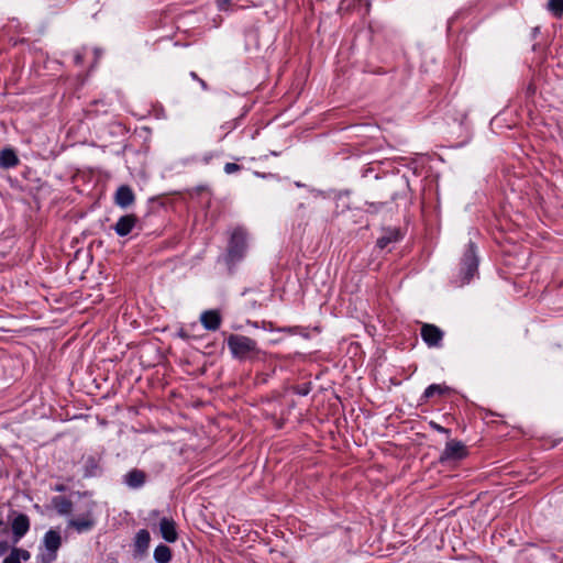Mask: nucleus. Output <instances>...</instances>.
<instances>
[{
	"instance_id": "obj_21",
	"label": "nucleus",
	"mask_w": 563,
	"mask_h": 563,
	"mask_svg": "<svg viewBox=\"0 0 563 563\" xmlns=\"http://www.w3.org/2000/svg\"><path fill=\"white\" fill-rule=\"evenodd\" d=\"M30 556L31 555L29 551L13 548L2 563H21V560L27 561Z\"/></svg>"
},
{
	"instance_id": "obj_20",
	"label": "nucleus",
	"mask_w": 563,
	"mask_h": 563,
	"mask_svg": "<svg viewBox=\"0 0 563 563\" xmlns=\"http://www.w3.org/2000/svg\"><path fill=\"white\" fill-rule=\"evenodd\" d=\"M153 556L156 563H168L172 560V550L165 544H158Z\"/></svg>"
},
{
	"instance_id": "obj_22",
	"label": "nucleus",
	"mask_w": 563,
	"mask_h": 563,
	"mask_svg": "<svg viewBox=\"0 0 563 563\" xmlns=\"http://www.w3.org/2000/svg\"><path fill=\"white\" fill-rule=\"evenodd\" d=\"M547 10L555 18H563V0H548Z\"/></svg>"
},
{
	"instance_id": "obj_9",
	"label": "nucleus",
	"mask_w": 563,
	"mask_h": 563,
	"mask_svg": "<svg viewBox=\"0 0 563 563\" xmlns=\"http://www.w3.org/2000/svg\"><path fill=\"white\" fill-rule=\"evenodd\" d=\"M13 543H18L30 530V518L19 514L11 522Z\"/></svg>"
},
{
	"instance_id": "obj_34",
	"label": "nucleus",
	"mask_w": 563,
	"mask_h": 563,
	"mask_svg": "<svg viewBox=\"0 0 563 563\" xmlns=\"http://www.w3.org/2000/svg\"><path fill=\"white\" fill-rule=\"evenodd\" d=\"M212 156H213V155H212L211 153L207 154V155L203 157V162H205L206 164H208V163L211 161Z\"/></svg>"
},
{
	"instance_id": "obj_30",
	"label": "nucleus",
	"mask_w": 563,
	"mask_h": 563,
	"mask_svg": "<svg viewBox=\"0 0 563 563\" xmlns=\"http://www.w3.org/2000/svg\"><path fill=\"white\" fill-rule=\"evenodd\" d=\"M74 60L76 65H80L84 60V54L80 52H76L74 56Z\"/></svg>"
},
{
	"instance_id": "obj_5",
	"label": "nucleus",
	"mask_w": 563,
	"mask_h": 563,
	"mask_svg": "<svg viewBox=\"0 0 563 563\" xmlns=\"http://www.w3.org/2000/svg\"><path fill=\"white\" fill-rule=\"evenodd\" d=\"M46 553L40 555L42 563H52L56 560L57 551L62 545L60 534L55 530H48L43 538Z\"/></svg>"
},
{
	"instance_id": "obj_17",
	"label": "nucleus",
	"mask_w": 563,
	"mask_h": 563,
	"mask_svg": "<svg viewBox=\"0 0 563 563\" xmlns=\"http://www.w3.org/2000/svg\"><path fill=\"white\" fill-rule=\"evenodd\" d=\"M451 388L445 384H431L424 389L420 400L426 402L429 399L433 398L434 396L442 397L449 394Z\"/></svg>"
},
{
	"instance_id": "obj_33",
	"label": "nucleus",
	"mask_w": 563,
	"mask_h": 563,
	"mask_svg": "<svg viewBox=\"0 0 563 563\" xmlns=\"http://www.w3.org/2000/svg\"><path fill=\"white\" fill-rule=\"evenodd\" d=\"M309 393V388L308 387H303V388H300L297 390V394L301 395V396H306L308 395Z\"/></svg>"
},
{
	"instance_id": "obj_31",
	"label": "nucleus",
	"mask_w": 563,
	"mask_h": 563,
	"mask_svg": "<svg viewBox=\"0 0 563 563\" xmlns=\"http://www.w3.org/2000/svg\"><path fill=\"white\" fill-rule=\"evenodd\" d=\"M53 490L58 492V493H63V492L66 490V486L63 485V484H57V485L54 486Z\"/></svg>"
},
{
	"instance_id": "obj_19",
	"label": "nucleus",
	"mask_w": 563,
	"mask_h": 563,
	"mask_svg": "<svg viewBox=\"0 0 563 563\" xmlns=\"http://www.w3.org/2000/svg\"><path fill=\"white\" fill-rule=\"evenodd\" d=\"M52 505L58 515H69L73 510V503L65 496H55L52 498Z\"/></svg>"
},
{
	"instance_id": "obj_6",
	"label": "nucleus",
	"mask_w": 563,
	"mask_h": 563,
	"mask_svg": "<svg viewBox=\"0 0 563 563\" xmlns=\"http://www.w3.org/2000/svg\"><path fill=\"white\" fill-rule=\"evenodd\" d=\"M421 338L429 347L442 346L444 332L437 325L424 323L421 327Z\"/></svg>"
},
{
	"instance_id": "obj_8",
	"label": "nucleus",
	"mask_w": 563,
	"mask_h": 563,
	"mask_svg": "<svg viewBox=\"0 0 563 563\" xmlns=\"http://www.w3.org/2000/svg\"><path fill=\"white\" fill-rule=\"evenodd\" d=\"M151 534L148 530L141 529L133 539V556L134 559H143L148 551Z\"/></svg>"
},
{
	"instance_id": "obj_36",
	"label": "nucleus",
	"mask_w": 563,
	"mask_h": 563,
	"mask_svg": "<svg viewBox=\"0 0 563 563\" xmlns=\"http://www.w3.org/2000/svg\"><path fill=\"white\" fill-rule=\"evenodd\" d=\"M305 209V203H299L298 210Z\"/></svg>"
},
{
	"instance_id": "obj_13",
	"label": "nucleus",
	"mask_w": 563,
	"mask_h": 563,
	"mask_svg": "<svg viewBox=\"0 0 563 563\" xmlns=\"http://www.w3.org/2000/svg\"><path fill=\"white\" fill-rule=\"evenodd\" d=\"M135 201V195L133 192V190L131 189V187H129L128 185H122L120 186L117 191H115V195H114V203L122 208V209H126L129 208L130 206H132Z\"/></svg>"
},
{
	"instance_id": "obj_28",
	"label": "nucleus",
	"mask_w": 563,
	"mask_h": 563,
	"mask_svg": "<svg viewBox=\"0 0 563 563\" xmlns=\"http://www.w3.org/2000/svg\"><path fill=\"white\" fill-rule=\"evenodd\" d=\"M536 90H537V88H536V85L533 82L528 84V86L526 87V95H527V97L534 96Z\"/></svg>"
},
{
	"instance_id": "obj_26",
	"label": "nucleus",
	"mask_w": 563,
	"mask_h": 563,
	"mask_svg": "<svg viewBox=\"0 0 563 563\" xmlns=\"http://www.w3.org/2000/svg\"><path fill=\"white\" fill-rule=\"evenodd\" d=\"M190 77H191L194 80H197V82H199V84H200V86H201V88H202L203 90H208V88H209V87H208L207 82H206L203 79H201V78H200V77H199L195 71H191V73H190Z\"/></svg>"
},
{
	"instance_id": "obj_32",
	"label": "nucleus",
	"mask_w": 563,
	"mask_h": 563,
	"mask_svg": "<svg viewBox=\"0 0 563 563\" xmlns=\"http://www.w3.org/2000/svg\"><path fill=\"white\" fill-rule=\"evenodd\" d=\"M178 336H180V338H181V339H184V340H188V339H189L188 333H187V332H186V330H184V329H180V330L178 331Z\"/></svg>"
},
{
	"instance_id": "obj_14",
	"label": "nucleus",
	"mask_w": 563,
	"mask_h": 563,
	"mask_svg": "<svg viewBox=\"0 0 563 563\" xmlns=\"http://www.w3.org/2000/svg\"><path fill=\"white\" fill-rule=\"evenodd\" d=\"M146 478L147 475L144 471L133 468L123 476V483L132 489H139L145 485Z\"/></svg>"
},
{
	"instance_id": "obj_16",
	"label": "nucleus",
	"mask_w": 563,
	"mask_h": 563,
	"mask_svg": "<svg viewBox=\"0 0 563 563\" xmlns=\"http://www.w3.org/2000/svg\"><path fill=\"white\" fill-rule=\"evenodd\" d=\"M401 239V234L399 229L397 228H387L383 229V234L377 239L376 245L379 249H385L391 243L398 242Z\"/></svg>"
},
{
	"instance_id": "obj_27",
	"label": "nucleus",
	"mask_w": 563,
	"mask_h": 563,
	"mask_svg": "<svg viewBox=\"0 0 563 563\" xmlns=\"http://www.w3.org/2000/svg\"><path fill=\"white\" fill-rule=\"evenodd\" d=\"M230 2H231V0H218L217 7L220 11H225V10H228Z\"/></svg>"
},
{
	"instance_id": "obj_2",
	"label": "nucleus",
	"mask_w": 563,
	"mask_h": 563,
	"mask_svg": "<svg viewBox=\"0 0 563 563\" xmlns=\"http://www.w3.org/2000/svg\"><path fill=\"white\" fill-rule=\"evenodd\" d=\"M227 343L231 355L239 361L258 360L261 354H263L262 350L257 346V342L246 335L231 334Z\"/></svg>"
},
{
	"instance_id": "obj_23",
	"label": "nucleus",
	"mask_w": 563,
	"mask_h": 563,
	"mask_svg": "<svg viewBox=\"0 0 563 563\" xmlns=\"http://www.w3.org/2000/svg\"><path fill=\"white\" fill-rule=\"evenodd\" d=\"M365 212L371 214H377L382 211H391V207L389 202H366Z\"/></svg>"
},
{
	"instance_id": "obj_10",
	"label": "nucleus",
	"mask_w": 563,
	"mask_h": 563,
	"mask_svg": "<svg viewBox=\"0 0 563 563\" xmlns=\"http://www.w3.org/2000/svg\"><path fill=\"white\" fill-rule=\"evenodd\" d=\"M68 526L75 529L78 533H84L92 530L96 526V520L92 517L91 511L88 510L84 516L70 519Z\"/></svg>"
},
{
	"instance_id": "obj_1",
	"label": "nucleus",
	"mask_w": 563,
	"mask_h": 563,
	"mask_svg": "<svg viewBox=\"0 0 563 563\" xmlns=\"http://www.w3.org/2000/svg\"><path fill=\"white\" fill-rule=\"evenodd\" d=\"M249 233L245 228L238 225L235 227L229 236L227 252L222 257V261L227 265L231 274L234 273L235 267L246 256L249 244Z\"/></svg>"
},
{
	"instance_id": "obj_11",
	"label": "nucleus",
	"mask_w": 563,
	"mask_h": 563,
	"mask_svg": "<svg viewBox=\"0 0 563 563\" xmlns=\"http://www.w3.org/2000/svg\"><path fill=\"white\" fill-rule=\"evenodd\" d=\"M136 222L137 218L135 214H124L118 219V221L113 225V230L119 236H126L132 232V230L136 225Z\"/></svg>"
},
{
	"instance_id": "obj_7",
	"label": "nucleus",
	"mask_w": 563,
	"mask_h": 563,
	"mask_svg": "<svg viewBox=\"0 0 563 563\" xmlns=\"http://www.w3.org/2000/svg\"><path fill=\"white\" fill-rule=\"evenodd\" d=\"M101 456L98 454H90L82 457V476L85 478L98 477L102 475L103 467Z\"/></svg>"
},
{
	"instance_id": "obj_35",
	"label": "nucleus",
	"mask_w": 563,
	"mask_h": 563,
	"mask_svg": "<svg viewBox=\"0 0 563 563\" xmlns=\"http://www.w3.org/2000/svg\"><path fill=\"white\" fill-rule=\"evenodd\" d=\"M295 185H296L297 187H303V186H305L303 184H301V183H299V181H296V183H295Z\"/></svg>"
},
{
	"instance_id": "obj_15",
	"label": "nucleus",
	"mask_w": 563,
	"mask_h": 563,
	"mask_svg": "<svg viewBox=\"0 0 563 563\" xmlns=\"http://www.w3.org/2000/svg\"><path fill=\"white\" fill-rule=\"evenodd\" d=\"M200 321L205 329L216 331L221 325V316L217 310H207L201 313Z\"/></svg>"
},
{
	"instance_id": "obj_18",
	"label": "nucleus",
	"mask_w": 563,
	"mask_h": 563,
	"mask_svg": "<svg viewBox=\"0 0 563 563\" xmlns=\"http://www.w3.org/2000/svg\"><path fill=\"white\" fill-rule=\"evenodd\" d=\"M19 164V157L11 148H3L0 152V167L8 169L15 167Z\"/></svg>"
},
{
	"instance_id": "obj_4",
	"label": "nucleus",
	"mask_w": 563,
	"mask_h": 563,
	"mask_svg": "<svg viewBox=\"0 0 563 563\" xmlns=\"http://www.w3.org/2000/svg\"><path fill=\"white\" fill-rule=\"evenodd\" d=\"M466 445L459 440H449L445 443V448L439 456L441 464H448L452 462H459L467 456Z\"/></svg>"
},
{
	"instance_id": "obj_29",
	"label": "nucleus",
	"mask_w": 563,
	"mask_h": 563,
	"mask_svg": "<svg viewBox=\"0 0 563 563\" xmlns=\"http://www.w3.org/2000/svg\"><path fill=\"white\" fill-rule=\"evenodd\" d=\"M9 550V544L7 541H0V556L7 553Z\"/></svg>"
},
{
	"instance_id": "obj_24",
	"label": "nucleus",
	"mask_w": 563,
	"mask_h": 563,
	"mask_svg": "<svg viewBox=\"0 0 563 563\" xmlns=\"http://www.w3.org/2000/svg\"><path fill=\"white\" fill-rule=\"evenodd\" d=\"M242 169V166L235 163H225L223 170L225 174L231 175Z\"/></svg>"
},
{
	"instance_id": "obj_3",
	"label": "nucleus",
	"mask_w": 563,
	"mask_h": 563,
	"mask_svg": "<svg viewBox=\"0 0 563 563\" xmlns=\"http://www.w3.org/2000/svg\"><path fill=\"white\" fill-rule=\"evenodd\" d=\"M478 256L476 245L470 241L461 261V276L463 283H470L478 271Z\"/></svg>"
},
{
	"instance_id": "obj_25",
	"label": "nucleus",
	"mask_w": 563,
	"mask_h": 563,
	"mask_svg": "<svg viewBox=\"0 0 563 563\" xmlns=\"http://www.w3.org/2000/svg\"><path fill=\"white\" fill-rule=\"evenodd\" d=\"M429 426H430V428H431L432 430H434V431H437V432H439V433H443V434H445V435H448V437H450V434H451V430H450V429H448V428H444V427L440 426V424H439V423H437L435 421H430V422H429Z\"/></svg>"
},
{
	"instance_id": "obj_12",
	"label": "nucleus",
	"mask_w": 563,
	"mask_h": 563,
	"mask_svg": "<svg viewBox=\"0 0 563 563\" xmlns=\"http://www.w3.org/2000/svg\"><path fill=\"white\" fill-rule=\"evenodd\" d=\"M159 532L162 538L168 543H174L178 540L176 522L172 518L164 517L161 519Z\"/></svg>"
},
{
	"instance_id": "obj_37",
	"label": "nucleus",
	"mask_w": 563,
	"mask_h": 563,
	"mask_svg": "<svg viewBox=\"0 0 563 563\" xmlns=\"http://www.w3.org/2000/svg\"><path fill=\"white\" fill-rule=\"evenodd\" d=\"M397 199V194L391 195V200L395 201Z\"/></svg>"
}]
</instances>
